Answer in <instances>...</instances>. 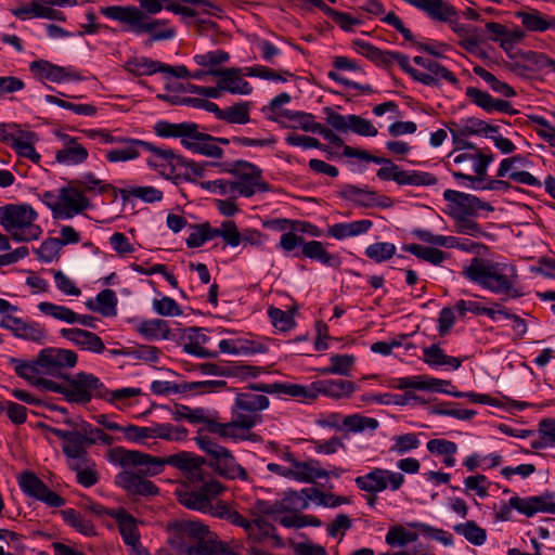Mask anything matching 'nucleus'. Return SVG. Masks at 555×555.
I'll return each mask as SVG.
<instances>
[{
    "mask_svg": "<svg viewBox=\"0 0 555 555\" xmlns=\"http://www.w3.org/2000/svg\"><path fill=\"white\" fill-rule=\"evenodd\" d=\"M461 273L469 282L493 294L503 295L505 299L522 296L517 288L518 273L514 264L476 256Z\"/></svg>",
    "mask_w": 555,
    "mask_h": 555,
    "instance_id": "obj_1",
    "label": "nucleus"
},
{
    "mask_svg": "<svg viewBox=\"0 0 555 555\" xmlns=\"http://www.w3.org/2000/svg\"><path fill=\"white\" fill-rule=\"evenodd\" d=\"M119 463L121 466H135L144 475H158L164 470L166 464L183 472L191 483L204 480L203 465L206 461L202 456L190 452H179L165 459L153 456L140 451L118 450Z\"/></svg>",
    "mask_w": 555,
    "mask_h": 555,
    "instance_id": "obj_2",
    "label": "nucleus"
},
{
    "mask_svg": "<svg viewBox=\"0 0 555 555\" xmlns=\"http://www.w3.org/2000/svg\"><path fill=\"white\" fill-rule=\"evenodd\" d=\"M38 212L28 204H7L0 207V225L16 243L37 241L42 229L36 223Z\"/></svg>",
    "mask_w": 555,
    "mask_h": 555,
    "instance_id": "obj_3",
    "label": "nucleus"
},
{
    "mask_svg": "<svg viewBox=\"0 0 555 555\" xmlns=\"http://www.w3.org/2000/svg\"><path fill=\"white\" fill-rule=\"evenodd\" d=\"M50 385V391L63 395L70 403L86 404L92 398H107V389L95 375L79 372L75 375H67L62 382L54 380Z\"/></svg>",
    "mask_w": 555,
    "mask_h": 555,
    "instance_id": "obj_4",
    "label": "nucleus"
},
{
    "mask_svg": "<svg viewBox=\"0 0 555 555\" xmlns=\"http://www.w3.org/2000/svg\"><path fill=\"white\" fill-rule=\"evenodd\" d=\"M308 506L307 490L288 491L280 501H257L253 506V512L258 516H273L279 520H317L313 517L300 515Z\"/></svg>",
    "mask_w": 555,
    "mask_h": 555,
    "instance_id": "obj_5",
    "label": "nucleus"
},
{
    "mask_svg": "<svg viewBox=\"0 0 555 555\" xmlns=\"http://www.w3.org/2000/svg\"><path fill=\"white\" fill-rule=\"evenodd\" d=\"M194 440L198 448L210 456L208 465L218 475L230 480H249L246 469L236 462L234 455L227 448L218 444L210 437L201 435V431Z\"/></svg>",
    "mask_w": 555,
    "mask_h": 555,
    "instance_id": "obj_6",
    "label": "nucleus"
},
{
    "mask_svg": "<svg viewBox=\"0 0 555 555\" xmlns=\"http://www.w3.org/2000/svg\"><path fill=\"white\" fill-rule=\"evenodd\" d=\"M175 494L179 503L189 509L198 511L216 518H228L229 520H245L237 512L221 502H212L206 498L201 491H190L184 486L176 489Z\"/></svg>",
    "mask_w": 555,
    "mask_h": 555,
    "instance_id": "obj_7",
    "label": "nucleus"
},
{
    "mask_svg": "<svg viewBox=\"0 0 555 555\" xmlns=\"http://www.w3.org/2000/svg\"><path fill=\"white\" fill-rule=\"evenodd\" d=\"M39 366L44 377L62 382L68 375V370L77 363L76 352L62 348H44L39 353Z\"/></svg>",
    "mask_w": 555,
    "mask_h": 555,
    "instance_id": "obj_8",
    "label": "nucleus"
},
{
    "mask_svg": "<svg viewBox=\"0 0 555 555\" xmlns=\"http://www.w3.org/2000/svg\"><path fill=\"white\" fill-rule=\"evenodd\" d=\"M269 406V399L264 395L254 392H238L235 397L232 414L238 418L245 430L253 428L261 422L260 411Z\"/></svg>",
    "mask_w": 555,
    "mask_h": 555,
    "instance_id": "obj_9",
    "label": "nucleus"
},
{
    "mask_svg": "<svg viewBox=\"0 0 555 555\" xmlns=\"http://www.w3.org/2000/svg\"><path fill=\"white\" fill-rule=\"evenodd\" d=\"M146 151L152 153L147 158V166L159 172L164 178L173 180L178 184L182 180L181 169L186 165V159L175 153L171 149H160L150 143Z\"/></svg>",
    "mask_w": 555,
    "mask_h": 555,
    "instance_id": "obj_10",
    "label": "nucleus"
},
{
    "mask_svg": "<svg viewBox=\"0 0 555 555\" xmlns=\"http://www.w3.org/2000/svg\"><path fill=\"white\" fill-rule=\"evenodd\" d=\"M233 181V198L238 196L250 197L258 192H268L270 185L262 180V171L247 162H237Z\"/></svg>",
    "mask_w": 555,
    "mask_h": 555,
    "instance_id": "obj_11",
    "label": "nucleus"
},
{
    "mask_svg": "<svg viewBox=\"0 0 555 555\" xmlns=\"http://www.w3.org/2000/svg\"><path fill=\"white\" fill-rule=\"evenodd\" d=\"M405 478L402 473L375 467L365 475L354 479L357 487L369 494H377L389 488L391 491L399 490Z\"/></svg>",
    "mask_w": 555,
    "mask_h": 555,
    "instance_id": "obj_12",
    "label": "nucleus"
},
{
    "mask_svg": "<svg viewBox=\"0 0 555 555\" xmlns=\"http://www.w3.org/2000/svg\"><path fill=\"white\" fill-rule=\"evenodd\" d=\"M443 198L449 203L451 218L476 217L480 210H493L489 203L480 201L477 196L454 190H446Z\"/></svg>",
    "mask_w": 555,
    "mask_h": 555,
    "instance_id": "obj_13",
    "label": "nucleus"
},
{
    "mask_svg": "<svg viewBox=\"0 0 555 555\" xmlns=\"http://www.w3.org/2000/svg\"><path fill=\"white\" fill-rule=\"evenodd\" d=\"M101 13L108 18L128 24L134 34L152 31L154 26L159 24V22L150 21V17L137 7L112 5L102 8Z\"/></svg>",
    "mask_w": 555,
    "mask_h": 555,
    "instance_id": "obj_14",
    "label": "nucleus"
},
{
    "mask_svg": "<svg viewBox=\"0 0 555 555\" xmlns=\"http://www.w3.org/2000/svg\"><path fill=\"white\" fill-rule=\"evenodd\" d=\"M18 485L27 495L44 502L48 506L60 507L65 503L63 498L50 490L34 473H23L18 478Z\"/></svg>",
    "mask_w": 555,
    "mask_h": 555,
    "instance_id": "obj_15",
    "label": "nucleus"
},
{
    "mask_svg": "<svg viewBox=\"0 0 555 555\" xmlns=\"http://www.w3.org/2000/svg\"><path fill=\"white\" fill-rule=\"evenodd\" d=\"M508 506L526 517H532L537 513L555 514V494L544 493L529 498L512 496Z\"/></svg>",
    "mask_w": 555,
    "mask_h": 555,
    "instance_id": "obj_16",
    "label": "nucleus"
},
{
    "mask_svg": "<svg viewBox=\"0 0 555 555\" xmlns=\"http://www.w3.org/2000/svg\"><path fill=\"white\" fill-rule=\"evenodd\" d=\"M126 469L119 473L115 482L131 494L154 495L157 493L156 486L145 479L146 475L139 472L135 466H124Z\"/></svg>",
    "mask_w": 555,
    "mask_h": 555,
    "instance_id": "obj_17",
    "label": "nucleus"
},
{
    "mask_svg": "<svg viewBox=\"0 0 555 555\" xmlns=\"http://www.w3.org/2000/svg\"><path fill=\"white\" fill-rule=\"evenodd\" d=\"M60 192L59 219H72L90 207L89 199L76 185L64 186Z\"/></svg>",
    "mask_w": 555,
    "mask_h": 555,
    "instance_id": "obj_18",
    "label": "nucleus"
},
{
    "mask_svg": "<svg viewBox=\"0 0 555 555\" xmlns=\"http://www.w3.org/2000/svg\"><path fill=\"white\" fill-rule=\"evenodd\" d=\"M210 76L219 78V87L222 91H228L232 94L247 95L253 91L248 81L243 79V72L241 68L230 67L223 69H209Z\"/></svg>",
    "mask_w": 555,
    "mask_h": 555,
    "instance_id": "obj_19",
    "label": "nucleus"
},
{
    "mask_svg": "<svg viewBox=\"0 0 555 555\" xmlns=\"http://www.w3.org/2000/svg\"><path fill=\"white\" fill-rule=\"evenodd\" d=\"M279 116L283 118L279 119V117H271V119L279 122L283 128L294 130L299 129L305 132L315 133L320 124L314 120V116L312 114L301 111H280Z\"/></svg>",
    "mask_w": 555,
    "mask_h": 555,
    "instance_id": "obj_20",
    "label": "nucleus"
},
{
    "mask_svg": "<svg viewBox=\"0 0 555 555\" xmlns=\"http://www.w3.org/2000/svg\"><path fill=\"white\" fill-rule=\"evenodd\" d=\"M62 337L66 338L80 349L102 353L105 350L103 340L94 333L80 328H62Z\"/></svg>",
    "mask_w": 555,
    "mask_h": 555,
    "instance_id": "obj_21",
    "label": "nucleus"
},
{
    "mask_svg": "<svg viewBox=\"0 0 555 555\" xmlns=\"http://www.w3.org/2000/svg\"><path fill=\"white\" fill-rule=\"evenodd\" d=\"M314 399L324 395L331 399L340 400L349 398L356 391L354 383L344 379H326L312 383Z\"/></svg>",
    "mask_w": 555,
    "mask_h": 555,
    "instance_id": "obj_22",
    "label": "nucleus"
},
{
    "mask_svg": "<svg viewBox=\"0 0 555 555\" xmlns=\"http://www.w3.org/2000/svg\"><path fill=\"white\" fill-rule=\"evenodd\" d=\"M465 94L470 99V101L477 106L481 107L487 113L492 112H501L514 115L516 114V109H514L509 102L505 100H498L492 98L488 92L482 91L475 87H467Z\"/></svg>",
    "mask_w": 555,
    "mask_h": 555,
    "instance_id": "obj_23",
    "label": "nucleus"
},
{
    "mask_svg": "<svg viewBox=\"0 0 555 555\" xmlns=\"http://www.w3.org/2000/svg\"><path fill=\"white\" fill-rule=\"evenodd\" d=\"M285 460L293 466L294 480L300 482H314L317 479L326 478L327 472L314 460L300 462L292 453L285 455Z\"/></svg>",
    "mask_w": 555,
    "mask_h": 555,
    "instance_id": "obj_24",
    "label": "nucleus"
},
{
    "mask_svg": "<svg viewBox=\"0 0 555 555\" xmlns=\"http://www.w3.org/2000/svg\"><path fill=\"white\" fill-rule=\"evenodd\" d=\"M409 4L424 11L431 20L447 23L456 17V9L443 0H405Z\"/></svg>",
    "mask_w": 555,
    "mask_h": 555,
    "instance_id": "obj_25",
    "label": "nucleus"
},
{
    "mask_svg": "<svg viewBox=\"0 0 555 555\" xmlns=\"http://www.w3.org/2000/svg\"><path fill=\"white\" fill-rule=\"evenodd\" d=\"M119 147L106 151L105 157L109 163L129 162L137 159L141 151L150 147V142L127 138Z\"/></svg>",
    "mask_w": 555,
    "mask_h": 555,
    "instance_id": "obj_26",
    "label": "nucleus"
},
{
    "mask_svg": "<svg viewBox=\"0 0 555 555\" xmlns=\"http://www.w3.org/2000/svg\"><path fill=\"white\" fill-rule=\"evenodd\" d=\"M15 364V372L18 376L26 379L29 384L41 389L50 391V385L54 384V379L44 377L39 366V357L33 362H21L16 359L11 360Z\"/></svg>",
    "mask_w": 555,
    "mask_h": 555,
    "instance_id": "obj_27",
    "label": "nucleus"
},
{
    "mask_svg": "<svg viewBox=\"0 0 555 555\" xmlns=\"http://www.w3.org/2000/svg\"><path fill=\"white\" fill-rule=\"evenodd\" d=\"M62 139L64 145L55 154L59 164L74 166L83 163L88 158V151L75 138L64 134Z\"/></svg>",
    "mask_w": 555,
    "mask_h": 555,
    "instance_id": "obj_28",
    "label": "nucleus"
},
{
    "mask_svg": "<svg viewBox=\"0 0 555 555\" xmlns=\"http://www.w3.org/2000/svg\"><path fill=\"white\" fill-rule=\"evenodd\" d=\"M12 14L21 20L26 18H48L54 21H65V15L59 10L40 4L39 2H31L11 10Z\"/></svg>",
    "mask_w": 555,
    "mask_h": 555,
    "instance_id": "obj_29",
    "label": "nucleus"
},
{
    "mask_svg": "<svg viewBox=\"0 0 555 555\" xmlns=\"http://www.w3.org/2000/svg\"><path fill=\"white\" fill-rule=\"evenodd\" d=\"M447 23L450 25L451 29L461 37L460 46L467 52H474L483 41L479 29L477 27L460 23L457 15Z\"/></svg>",
    "mask_w": 555,
    "mask_h": 555,
    "instance_id": "obj_30",
    "label": "nucleus"
},
{
    "mask_svg": "<svg viewBox=\"0 0 555 555\" xmlns=\"http://www.w3.org/2000/svg\"><path fill=\"white\" fill-rule=\"evenodd\" d=\"M242 526L248 539L267 543L269 545H280L281 540L275 533V528L272 522H237Z\"/></svg>",
    "mask_w": 555,
    "mask_h": 555,
    "instance_id": "obj_31",
    "label": "nucleus"
},
{
    "mask_svg": "<svg viewBox=\"0 0 555 555\" xmlns=\"http://www.w3.org/2000/svg\"><path fill=\"white\" fill-rule=\"evenodd\" d=\"M427 70L428 73L417 70V75L415 76L414 80L425 86L435 87L439 86L442 79L450 82L451 85H456L459 82V79L452 72L434 60L431 61Z\"/></svg>",
    "mask_w": 555,
    "mask_h": 555,
    "instance_id": "obj_32",
    "label": "nucleus"
},
{
    "mask_svg": "<svg viewBox=\"0 0 555 555\" xmlns=\"http://www.w3.org/2000/svg\"><path fill=\"white\" fill-rule=\"evenodd\" d=\"M417 522H410L409 526L393 525L389 528L385 541L390 547H404L418 539L416 531Z\"/></svg>",
    "mask_w": 555,
    "mask_h": 555,
    "instance_id": "obj_33",
    "label": "nucleus"
},
{
    "mask_svg": "<svg viewBox=\"0 0 555 555\" xmlns=\"http://www.w3.org/2000/svg\"><path fill=\"white\" fill-rule=\"evenodd\" d=\"M135 331L146 340H160L170 337V327L163 319L141 320L135 325Z\"/></svg>",
    "mask_w": 555,
    "mask_h": 555,
    "instance_id": "obj_34",
    "label": "nucleus"
},
{
    "mask_svg": "<svg viewBox=\"0 0 555 555\" xmlns=\"http://www.w3.org/2000/svg\"><path fill=\"white\" fill-rule=\"evenodd\" d=\"M85 440L81 433L77 437L72 438L63 444V452L68 460V465L72 469H79L87 464V451L85 448Z\"/></svg>",
    "mask_w": 555,
    "mask_h": 555,
    "instance_id": "obj_35",
    "label": "nucleus"
},
{
    "mask_svg": "<svg viewBox=\"0 0 555 555\" xmlns=\"http://www.w3.org/2000/svg\"><path fill=\"white\" fill-rule=\"evenodd\" d=\"M373 225L371 220H357L352 222L335 223L328 228V235L336 240L358 236L366 233Z\"/></svg>",
    "mask_w": 555,
    "mask_h": 555,
    "instance_id": "obj_36",
    "label": "nucleus"
},
{
    "mask_svg": "<svg viewBox=\"0 0 555 555\" xmlns=\"http://www.w3.org/2000/svg\"><path fill=\"white\" fill-rule=\"evenodd\" d=\"M423 361L433 367L448 365L453 370H457L462 364L461 359L446 354L438 345H431L423 349Z\"/></svg>",
    "mask_w": 555,
    "mask_h": 555,
    "instance_id": "obj_37",
    "label": "nucleus"
},
{
    "mask_svg": "<svg viewBox=\"0 0 555 555\" xmlns=\"http://www.w3.org/2000/svg\"><path fill=\"white\" fill-rule=\"evenodd\" d=\"M515 16L520 20L524 27L529 31L542 33L552 26L551 20L535 9L515 12Z\"/></svg>",
    "mask_w": 555,
    "mask_h": 555,
    "instance_id": "obj_38",
    "label": "nucleus"
},
{
    "mask_svg": "<svg viewBox=\"0 0 555 555\" xmlns=\"http://www.w3.org/2000/svg\"><path fill=\"white\" fill-rule=\"evenodd\" d=\"M302 255L307 258L318 260L327 267L338 268L340 266L339 257L328 254L323 243L319 241L306 242L302 247Z\"/></svg>",
    "mask_w": 555,
    "mask_h": 555,
    "instance_id": "obj_39",
    "label": "nucleus"
},
{
    "mask_svg": "<svg viewBox=\"0 0 555 555\" xmlns=\"http://www.w3.org/2000/svg\"><path fill=\"white\" fill-rule=\"evenodd\" d=\"M124 202L130 198H139L144 203H156L163 199V192L152 185L146 186H128L118 191Z\"/></svg>",
    "mask_w": 555,
    "mask_h": 555,
    "instance_id": "obj_40",
    "label": "nucleus"
},
{
    "mask_svg": "<svg viewBox=\"0 0 555 555\" xmlns=\"http://www.w3.org/2000/svg\"><path fill=\"white\" fill-rule=\"evenodd\" d=\"M124 67L134 76H150L156 73H162L163 63L141 56L128 60Z\"/></svg>",
    "mask_w": 555,
    "mask_h": 555,
    "instance_id": "obj_41",
    "label": "nucleus"
},
{
    "mask_svg": "<svg viewBox=\"0 0 555 555\" xmlns=\"http://www.w3.org/2000/svg\"><path fill=\"white\" fill-rule=\"evenodd\" d=\"M249 112L250 103L241 102L223 109L219 108L216 118L219 120H224L229 124L244 125L250 120Z\"/></svg>",
    "mask_w": 555,
    "mask_h": 555,
    "instance_id": "obj_42",
    "label": "nucleus"
},
{
    "mask_svg": "<svg viewBox=\"0 0 555 555\" xmlns=\"http://www.w3.org/2000/svg\"><path fill=\"white\" fill-rule=\"evenodd\" d=\"M395 182L399 185H434L437 178L429 172L399 168Z\"/></svg>",
    "mask_w": 555,
    "mask_h": 555,
    "instance_id": "obj_43",
    "label": "nucleus"
},
{
    "mask_svg": "<svg viewBox=\"0 0 555 555\" xmlns=\"http://www.w3.org/2000/svg\"><path fill=\"white\" fill-rule=\"evenodd\" d=\"M340 196L362 207H373L376 204V194L374 192L362 190L351 184H346L341 189Z\"/></svg>",
    "mask_w": 555,
    "mask_h": 555,
    "instance_id": "obj_44",
    "label": "nucleus"
},
{
    "mask_svg": "<svg viewBox=\"0 0 555 555\" xmlns=\"http://www.w3.org/2000/svg\"><path fill=\"white\" fill-rule=\"evenodd\" d=\"M520 57L525 62V66L530 70L555 72V61L543 53L534 51H524L520 53Z\"/></svg>",
    "mask_w": 555,
    "mask_h": 555,
    "instance_id": "obj_45",
    "label": "nucleus"
},
{
    "mask_svg": "<svg viewBox=\"0 0 555 555\" xmlns=\"http://www.w3.org/2000/svg\"><path fill=\"white\" fill-rule=\"evenodd\" d=\"M448 385H450L448 380L429 377L427 375L408 377V389L447 392L444 386Z\"/></svg>",
    "mask_w": 555,
    "mask_h": 555,
    "instance_id": "obj_46",
    "label": "nucleus"
},
{
    "mask_svg": "<svg viewBox=\"0 0 555 555\" xmlns=\"http://www.w3.org/2000/svg\"><path fill=\"white\" fill-rule=\"evenodd\" d=\"M331 365L323 367L320 372L324 375L336 374L349 376L356 362V358L351 354H333L330 358Z\"/></svg>",
    "mask_w": 555,
    "mask_h": 555,
    "instance_id": "obj_47",
    "label": "nucleus"
},
{
    "mask_svg": "<svg viewBox=\"0 0 555 555\" xmlns=\"http://www.w3.org/2000/svg\"><path fill=\"white\" fill-rule=\"evenodd\" d=\"M404 249L418 259L427 261L434 266L441 264L448 257V254L434 247H426L418 244H409Z\"/></svg>",
    "mask_w": 555,
    "mask_h": 555,
    "instance_id": "obj_48",
    "label": "nucleus"
},
{
    "mask_svg": "<svg viewBox=\"0 0 555 555\" xmlns=\"http://www.w3.org/2000/svg\"><path fill=\"white\" fill-rule=\"evenodd\" d=\"M152 438H159L169 441H181L188 436V429L182 426H175L172 424H153Z\"/></svg>",
    "mask_w": 555,
    "mask_h": 555,
    "instance_id": "obj_49",
    "label": "nucleus"
},
{
    "mask_svg": "<svg viewBox=\"0 0 555 555\" xmlns=\"http://www.w3.org/2000/svg\"><path fill=\"white\" fill-rule=\"evenodd\" d=\"M179 139L181 145L193 153L201 141L208 139V133L201 132L197 124L184 122Z\"/></svg>",
    "mask_w": 555,
    "mask_h": 555,
    "instance_id": "obj_50",
    "label": "nucleus"
},
{
    "mask_svg": "<svg viewBox=\"0 0 555 555\" xmlns=\"http://www.w3.org/2000/svg\"><path fill=\"white\" fill-rule=\"evenodd\" d=\"M457 534L463 535L469 543L474 545H482L487 539V532L476 522H457L453 527Z\"/></svg>",
    "mask_w": 555,
    "mask_h": 555,
    "instance_id": "obj_51",
    "label": "nucleus"
},
{
    "mask_svg": "<svg viewBox=\"0 0 555 555\" xmlns=\"http://www.w3.org/2000/svg\"><path fill=\"white\" fill-rule=\"evenodd\" d=\"M208 430L223 438L243 439L244 436L240 430H245L243 425L238 423V418L232 414V421L225 424L208 422Z\"/></svg>",
    "mask_w": 555,
    "mask_h": 555,
    "instance_id": "obj_52",
    "label": "nucleus"
},
{
    "mask_svg": "<svg viewBox=\"0 0 555 555\" xmlns=\"http://www.w3.org/2000/svg\"><path fill=\"white\" fill-rule=\"evenodd\" d=\"M38 309L41 313L52 317L53 319L74 324L76 323V312H74L72 309L65 307L55 305L48 301H42L38 305Z\"/></svg>",
    "mask_w": 555,
    "mask_h": 555,
    "instance_id": "obj_53",
    "label": "nucleus"
},
{
    "mask_svg": "<svg viewBox=\"0 0 555 555\" xmlns=\"http://www.w3.org/2000/svg\"><path fill=\"white\" fill-rule=\"evenodd\" d=\"M172 418L175 421L186 420L192 424L205 423L208 426V422H211L206 414L204 409H191L186 405L177 404L172 411Z\"/></svg>",
    "mask_w": 555,
    "mask_h": 555,
    "instance_id": "obj_54",
    "label": "nucleus"
},
{
    "mask_svg": "<svg viewBox=\"0 0 555 555\" xmlns=\"http://www.w3.org/2000/svg\"><path fill=\"white\" fill-rule=\"evenodd\" d=\"M275 391L276 395H285L294 398H302V399H314V392L312 390V384L309 387H305L298 384L292 383H275Z\"/></svg>",
    "mask_w": 555,
    "mask_h": 555,
    "instance_id": "obj_55",
    "label": "nucleus"
},
{
    "mask_svg": "<svg viewBox=\"0 0 555 555\" xmlns=\"http://www.w3.org/2000/svg\"><path fill=\"white\" fill-rule=\"evenodd\" d=\"M498 132V127L491 126L486 121L469 117L464 120L462 128L460 129V133L462 135H472V134H485L490 135L492 133Z\"/></svg>",
    "mask_w": 555,
    "mask_h": 555,
    "instance_id": "obj_56",
    "label": "nucleus"
},
{
    "mask_svg": "<svg viewBox=\"0 0 555 555\" xmlns=\"http://www.w3.org/2000/svg\"><path fill=\"white\" fill-rule=\"evenodd\" d=\"M81 436L86 443L88 444H94L96 442H101L104 446H111L114 442V439L112 436L106 435L103 430L100 428H94L90 424L81 421L80 423V430Z\"/></svg>",
    "mask_w": 555,
    "mask_h": 555,
    "instance_id": "obj_57",
    "label": "nucleus"
},
{
    "mask_svg": "<svg viewBox=\"0 0 555 555\" xmlns=\"http://www.w3.org/2000/svg\"><path fill=\"white\" fill-rule=\"evenodd\" d=\"M396 249L392 243H374L366 247L365 255L375 262H383L389 260L396 254Z\"/></svg>",
    "mask_w": 555,
    "mask_h": 555,
    "instance_id": "obj_58",
    "label": "nucleus"
},
{
    "mask_svg": "<svg viewBox=\"0 0 555 555\" xmlns=\"http://www.w3.org/2000/svg\"><path fill=\"white\" fill-rule=\"evenodd\" d=\"M343 425L351 431L361 433L366 429L375 430L379 423L376 418L353 414L346 416L343 421Z\"/></svg>",
    "mask_w": 555,
    "mask_h": 555,
    "instance_id": "obj_59",
    "label": "nucleus"
},
{
    "mask_svg": "<svg viewBox=\"0 0 555 555\" xmlns=\"http://www.w3.org/2000/svg\"><path fill=\"white\" fill-rule=\"evenodd\" d=\"M61 248V243L56 237H49L41 243L35 253L40 261L49 263L59 259Z\"/></svg>",
    "mask_w": 555,
    "mask_h": 555,
    "instance_id": "obj_60",
    "label": "nucleus"
},
{
    "mask_svg": "<svg viewBox=\"0 0 555 555\" xmlns=\"http://www.w3.org/2000/svg\"><path fill=\"white\" fill-rule=\"evenodd\" d=\"M391 441L392 444L389 450L399 455L405 454L411 450L417 449L420 446V440L417 438V435L415 434H404L395 436L392 437Z\"/></svg>",
    "mask_w": 555,
    "mask_h": 555,
    "instance_id": "obj_61",
    "label": "nucleus"
},
{
    "mask_svg": "<svg viewBox=\"0 0 555 555\" xmlns=\"http://www.w3.org/2000/svg\"><path fill=\"white\" fill-rule=\"evenodd\" d=\"M118 299L116 293L112 289L101 291L96 295L98 312L102 315L111 317L116 314Z\"/></svg>",
    "mask_w": 555,
    "mask_h": 555,
    "instance_id": "obj_62",
    "label": "nucleus"
},
{
    "mask_svg": "<svg viewBox=\"0 0 555 555\" xmlns=\"http://www.w3.org/2000/svg\"><path fill=\"white\" fill-rule=\"evenodd\" d=\"M16 337L35 343H42L46 339L47 334L40 324L36 322H25L22 320Z\"/></svg>",
    "mask_w": 555,
    "mask_h": 555,
    "instance_id": "obj_63",
    "label": "nucleus"
},
{
    "mask_svg": "<svg viewBox=\"0 0 555 555\" xmlns=\"http://www.w3.org/2000/svg\"><path fill=\"white\" fill-rule=\"evenodd\" d=\"M153 310L163 317H179L182 310L177 301L171 297H163L162 299H154L152 302Z\"/></svg>",
    "mask_w": 555,
    "mask_h": 555,
    "instance_id": "obj_64",
    "label": "nucleus"
}]
</instances>
